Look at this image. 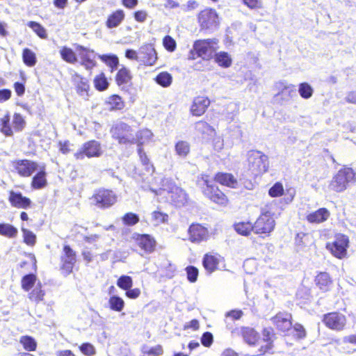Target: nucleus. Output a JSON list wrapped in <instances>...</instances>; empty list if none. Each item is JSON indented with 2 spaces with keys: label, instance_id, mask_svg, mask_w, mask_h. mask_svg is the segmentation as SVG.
I'll return each instance as SVG.
<instances>
[{
  "label": "nucleus",
  "instance_id": "7",
  "mask_svg": "<svg viewBox=\"0 0 356 356\" xmlns=\"http://www.w3.org/2000/svg\"><path fill=\"white\" fill-rule=\"evenodd\" d=\"M102 143L96 140H90L83 143L81 147L74 154V157L77 161H81L85 158H98L103 154Z\"/></svg>",
  "mask_w": 356,
  "mask_h": 356
},
{
  "label": "nucleus",
  "instance_id": "12",
  "mask_svg": "<svg viewBox=\"0 0 356 356\" xmlns=\"http://www.w3.org/2000/svg\"><path fill=\"white\" fill-rule=\"evenodd\" d=\"M275 220L270 212L262 213L253 225V232L256 234H269L275 227Z\"/></svg>",
  "mask_w": 356,
  "mask_h": 356
},
{
  "label": "nucleus",
  "instance_id": "57",
  "mask_svg": "<svg viewBox=\"0 0 356 356\" xmlns=\"http://www.w3.org/2000/svg\"><path fill=\"white\" fill-rule=\"evenodd\" d=\"M163 46L169 52H173L177 47L176 41L170 35H166L163 39Z\"/></svg>",
  "mask_w": 356,
  "mask_h": 356
},
{
  "label": "nucleus",
  "instance_id": "18",
  "mask_svg": "<svg viewBox=\"0 0 356 356\" xmlns=\"http://www.w3.org/2000/svg\"><path fill=\"white\" fill-rule=\"evenodd\" d=\"M166 201L177 207H181L188 204L189 196L183 188L177 186L166 197Z\"/></svg>",
  "mask_w": 356,
  "mask_h": 356
},
{
  "label": "nucleus",
  "instance_id": "4",
  "mask_svg": "<svg viewBox=\"0 0 356 356\" xmlns=\"http://www.w3.org/2000/svg\"><path fill=\"white\" fill-rule=\"evenodd\" d=\"M197 184L202 188L204 195L211 201L218 204H223L225 202L226 196L218 189L215 181L209 179L208 175L198 178Z\"/></svg>",
  "mask_w": 356,
  "mask_h": 356
},
{
  "label": "nucleus",
  "instance_id": "20",
  "mask_svg": "<svg viewBox=\"0 0 356 356\" xmlns=\"http://www.w3.org/2000/svg\"><path fill=\"white\" fill-rule=\"evenodd\" d=\"M47 172L44 164L38 167L37 172L32 177L31 187L33 190H40L48 185Z\"/></svg>",
  "mask_w": 356,
  "mask_h": 356
},
{
  "label": "nucleus",
  "instance_id": "31",
  "mask_svg": "<svg viewBox=\"0 0 356 356\" xmlns=\"http://www.w3.org/2000/svg\"><path fill=\"white\" fill-rule=\"evenodd\" d=\"M93 85L95 90L99 92L105 91L108 88L110 83L104 72H100L94 76Z\"/></svg>",
  "mask_w": 356,
  "mask_h": 356
},
{
  "label": "nucleus",
  "instance_id": "48",
  "mask_svg": "<svg viewBox=\"0 0 356 356\" xmlns=\"http://www.w3.org/2000/svg\"><path fill=\"white\" fill-rule=\"evenodd\" d=\"M215 60L219 65L223 67H228L232 64V59L226 52H220L215 54Z\"/></svg>",
  "mask_w": 356,
  "mask_h": 356
},
{
  "label": "nucleus",
  "instance_id": "15",
  "mask_svg": "<svg viewBox=\"0 0 356 356\" xmlns=\"http://www.w3.org/2000/svg\"><path fill=\"white\" fill-rule=\"evenodd\" d=\"M348 243L349 241L347 236L339 235L334 242L327 243L326 248L330 250L334 257L341 259L346 254Z\"/></svg>",
  "mask_w": 356,
  "mask_h": 356
},
{
  "label": "nucleus",
  "instance_id": "14",
  "mask_svg": "<svg viewBox=\"0 0 356 356\" xmlns=\"http://www.w3.org/2000/svg\"><path fill=\"white\" fill-rule=\"evenodd\" d=\"M140 63L148 67L156 63V49L152 42L144 43L139 48Z\"/></svg>",
  "mask_w": 356,
  "mask_h": 356
},
{
  "label": "nucleus",
  "instance_id": "1",
  "mask_svg": "<svg viewBox=\"0 0 356 356\" xmlns=\"http://www.w3.org/2000/svg\"><path fill=\"white\" fill-rule=\"evenodd\" d=\"M110 132L112 138L120 145L131 146L140 143L138 132L125 122H120L113 125Z\"/></svg>",
  "mask_w": 356,
  "mask_h": 356
},
{
  "label": "nucleus",
  "instance_id": "42",
  "mask_svg": "<svg viewBox=\"0 0 356 356\" xmlns=\"http://www.w3.org/2000/svg\"><path fill=\"white\" fill-rule=\"evenodd\" d=\"M22 56L24 63L28 67H33L37 63L35 54L29 48L22 50Z\"/></svg>",
  "mask_w": 356,
  "mask_h": 356
},
{
  "label": "nucleus",
  "instance_id": "33",
  "mask_svg": "<svg viewBox=\"0 0 356 356\" xmlns=\"http://www.w3.org/2000/svg\"><path fill=\"white\" fill-rule=\"evenodd\" d=\"M241 334L245 343L250 346H253L259 339V334L252 327H242Z\"/></svg>",
  "mask_w": 356,
  "mask_h": 356
},
{
  "label": "nucleus",
  "instance_id": "34",
  "mask_svg": "<svg viewBox=\"0 0 356 356\" xmlns=\"http://www.w3.org/2000/svg\"><path fill=\"white\" fill-rule=\"evenodd\" d=\"M215 179L216 182L231 188H236L238 185L236 179L229 173L219 172L216 175Z\"/></svg>",
  "mask_w": 356,
  "mask_h": 356
},
{
  "label": "nucleus",
  "instance_id": "50",
  "mask_svg": "<svg viewBox=\"0 0 356 356\" xmlns=\"http://www.w3.org/2000/svg\"><path fill=\"white\" fill-rule=\"evenodd\" d=\"M177 154L181 157H186L190 152L189 143L186 141L180 140L175 145Z\"/></svg>",
  "mask_w": 356,
  "mask_h": 356
},
{
  "label": "nucleus",
  "instance_id": "6",
  "mask_svg": "<svg viewBox=\"0 0 356 356\" xmlns=\"http://www.w3.org/2000/svg\"><path fill=\"white\" fill-rule=\"evenodd\" d=\"M355 181V172L352 168H344L338 171L333 177L329 188L337 193L345 191Z\"/></svg>",
  "mask_w": 356,
  "mask_h": 356
},
{
  "label": "nucleus",
  "instance_id": "24",
  "mask_svg": "<svg viewBox=\"0 0 356 356\" xmlns=\"http://www.w3.org/2000/svg\"><path fill=\"white\" fill-rule=\"evenodd\" d=\"M209 104L210 100L207 97H197L193 100L191 112L193 115L200 116L204 113Z\"/></svg>",
  "mask_w": 356,
  "mask_h": 356
},
{
  "label": "nucleus",
  "instance_id": "49",
  "mask_svg": "<svg viewBox=\"0 0 356 356\" xmlns=\"http://www.w3.org/2000/svg\"><path fill=\"white\" fill-rule=\"evenodd\" d=\"M172 82V75L167 72H162L157 74V84L163 88L169 87Z\"/></svg>",
  "mask_w": 356,
  "mask_h": 356
},
{
  "label": "nucleus",
  "instance_id": "2",
  "mask_svg": "<svg viewBox=\"0 0 356 356\" xmlns=\"http://www.w3.org/2000/svg\"><path fill=\"white\" fill-rule=\"evenodd\" d=\"M90 200L97 208L107 209L116 204L118 195L112 189L102 187L94 191Z\"/></svg>",
  "mask_w": 356,
  "mask_h": 356
},
{
  "label": "nucleus",
  "instance_id": "27",
  "mask_svg": "<svg viewBox=\"0 0 356 356\" xmlns=\"http://www.w3.org/2000/svg\"><path fill=\"white\" fill-rule=\"evenodd\" d=\"M132 74L129 69L122 65L117 72L115 80L118 86H126L131 83Z\"/></svg>",
  "mask_w": 356,
  "mask_h": 356
},
{
  "label": "nucleus",
  "instance_id": "37",
  "mask_svg": "<svg viewBox=\"0 0 356 356\" xmlns=\"http://www.w3.org/2000/svg\"><path fill=\"white\" fill-rule=\"evenodd\" d=\"M99 58L110 68L111 72H114L119 65V58L115 54H102Z\"/></svg>",
  "mask_w": 356,
  "mask_h": 356
},
{
  "label": "nucleus",
  "instance_id": "30",
  "mask_svg": "<svg viewBox=\"0 0 356 356\" xmlns=\"http://www.w3.org/2000/svg\"><path fill=\"white\" fill-rule=\"evenodd\" d=\"M329 216V211L325 208H321L317 211L308 214L307 220L311 223H321L325 221Z\"/></svg>",
  "mask_w": 356,
  "mask_h": 356
},
{
  "label": "nucleus",
  "instance_id": "62",
  "mask_svg": "<svg viewBox=\"0 0 356 356\" xmlns=\"http://www.w3.org/2000/svg\"><path fill=\"white\" fill-rule=\"evenodd\" d=\"M58 145L59 151L63 154H67L71 152V143L69 140L59 141Z\"/></svg>",
  "mask_w": 356,
  "mask_h": 356
},
{
  "label": "nucleus",
  "instance_id": "36",
  "mask_svg": "<svg viewBox=\"0 0 356 356\" xmlns=\"http://www.w3.org/2000/svg\"><path fill=\"white\" fill-rule=\"evenodd\" d=\"M218 264V259L211 254H206L202 259L203 266L209 273H213L217 269Z\"/></svg>",
  "mask_w": 356,
  "mask_h": 356
},
{
  "label": "nucleus",
  "instance_id": "54",
  "mask_svg": "<svg viewBox=\"0 0 356 356\" xmlns=\"http://www.w3.org/2000/svg\"><path fill=\"white\" fill-rule=\"evenodd\" d=\"M117 285L123 290H128L132 287L133 280L130 276L122 275L117 280Z\"/></svg>",
  "mask_w": 356,
  "mask_h": 356
},
{
  "label": "nucleus",
  "instance_id": "25",
  "mask_svg": "<svg viewBox=\"0 0 356 356\" xmlns=\"http://www.w3.org/2000/svg\"><path fill=\"white\" fill-rule=\"evenodd\" d=\"M124 18V11L122 9H117L108 15L105 25L108 29L116 28L122 24Z\"/></svg>",
  "mask_w": 356,
  "mask_h": 356
},
{
  "label": "nucleus",
  "instance_id": "28",
  "mask_svg": "<svg viewBox=\"0 0 356 356\" xmlns=\"http://www.w3.org/2000/svg\"><path fill=\"white\" fill-rule=\"evenodd\" d=\"M45 295L46 292L42 289V284L40 281H38L35 287L29 293L28 298L30 301L35 304H39L44 300Z\"/></svg>",
  "mask_w": 356,
  "mask_h": 356
},
{
  "label": "nucleus",
  "instance_id": "16",
  "mask_svg": "<svg viewBox=\"0 0 356 356\" xmlns=\"http://www.w3.org/2000/svg\"><path fill=\"white\" fill-rule=\"evenodd\" d=\"M323 322L330 329L341 331L346 323V318L339 312H330L324 315Z\"/></svg>",
  "mask_w": 356,
  "mask_h": 356
},
{
  "label": "nucleus",
  "instance_id": "17",
  "mask_svg": "<svg viewBox=\"0 0 356 356\" xmlns=\"http://www.w3.org/2000/svg\"><path fill=\"white\" fill-rule=\"evenodd\" d=\"M72 82L76 93L86 99H88L90 86L88 80L83 75L75 72L72 75Z\"/></svg>",
  "mask_w": 356,
  "mask_h": 356
},
{
  "label": "nucleus",
  "instance_id": "55",
  "mask_svg": "<svg viewBox=\"0 0 356 356\" xmlns=\"http://www.w3.org/2000/svg\"><path fill=\"white\" fill-rule=\"evenodd\" d=\"M235 230L241 235L248 236L253 231V225L250 222H240L235 225Z\"/></svg>",
  "mask_w": 356,
  "mask_h": 356
},
{
  "label": "nucleus",
  "instance_id": "51",
  "mask_svg": "<svg viewBox=\"0 0 356 356\" xmlns=\"http://www.w3.org/2000/svg\"><path fill=\"white\" fill-rule=\"evenodd\" d=\"M195 130L201 134L211 135L214 129L207 122L198 121L195 124Z\"/></svg>",
  "mask_w": 356,
  "mask_h": 356
},
{
  "label": "nucleus",
  "instance_id": "53",
  "mask_svg": "<svg viewBox=\"0 0 356 356\" xmlns=\"http://www.w3.org/2000/svg\"><path fill=\"white\" fill-rule=\"evenodd\" d=\"M122 220L124 225L134 226L139 222L140 219L137 214L128 212L122 216Z\"/></svg>",
  "mask_w": 356,
  "mask_h": 356
},
{
  "label": "nucleus",
  "instance_id": "45",
  "mask_svg": "<svg viewBox=\"0 0 356 356\" xmlns=\"http://www.w3.org/2000/svg\"><path fill=\"white\" fill-rule=\"evenodd\" d=\"M27 26L30 27L39 38L42 39H46L47 38L46 29L40 23L30 21L27 23Z\"/></svg>",
  "mask_w": 356,
  "mask_h": 356
},
{
  "label": "nucleus",
  "instance_id": "13",
  "mask_svg": "<svg viewBox=\"0 0 356 356\" xmlns=\"http://www.w3.org/2000/svg\"><path fill=\"white\" fill-rule=\"evenodd\" d=\"M75 49L79 53L81 59V65L87 70H92L97 65L95 51L81 44H76Z\"/></svg>",
  "mask_w": 356,
  "mask_h": 356
},
{
  "label": "nucleus",
  "instance_id": "43",
  "mask_svg": "<svg viewBox=\"0 0 356 356\" xmlns=\"http://www.w3.org/2000/svg\"><path fill=\"white\" fill-rule=\"evenodd\" d=\"M264 340L267 342L265 346H261L260 351L261 354L263 355L265 353H268L273 348L271 336L273 335V329L270 327L264 328L263 330Z\"/></svg>",
  "mask_w": 356,
  "mask_h": 356
},
{
  "label": "nucleus",
  "instance_id": "58",
  "mask_svg": "<svg viewBox=\"0 0 356 356\" xmlns=\"http://www.w3.org/2000/svg\"><path fill=\"white\" fill-rule=\"evenodd\" d=\"M187 279L190 282H195L197 280L199 271L198 269L193 266H188L186 268Z\"/></svg>",
  "mask_w": 356,
  "mask_h": 356
},
{
  "label": "nucleus",
  "instance_id": "61",
  "mask_svg": "<svg viewBox=\"0 0 356 356\" xmlns=\"http://www.w3.org/2000/svg\"><path fill=\"white\" fill-rule=\"evenodd\" d=\"M125 57L131 60H136L140 63L139 51H137L132 49H127L124 53Z\"/></svg>",
  "mask_w": 356,
  "mask_h": 356
},
{
  "label": "nucleus",
  "instance_id": "39",
  "mask_svg": "<svg viewBox=\"0 0 356 356\" xmlns=\"http://www.w3.org/2000/svg\"><path fill=\"white\" fill-rule=\"evenodd\" d=\"M61 58L67 63L74 64L77 62V56L72 49L63 46L60 49Z\"/></svg>",
  "mask_w": 356,
  "mask_h": 356
},
{
  "label": "nucleus",
  "instance_id": "56",
  "mask_svg": "<svg viewBox=\"0 0 356 356\" xmlns=\"http://www.w3.org/2000/svg\"><path fill=\"white\" fill-rule=\"evenodd\" d=\"M79 349L86 356H93L96 354L95 346L88 342L81 343Z\"/></svg>",
  "mask_w": 356,
  "mask_h": 356
},
{
  "label": "nucleus",
  "instance_id": "22",
  "mask_svg": "<svg viewBox=\"0 0 356 356\" xmlns=\"http://www.w3.org/2000/svg\"><path fill=\"white\" fill-rule=\"evenodd\" d=\"M189 239L193 243H200L208 237V230L200 225H192L188 229Z\"/></svg>",
  "mask_w": 356,
  "mask_h": 356
},
{
  "label": "nucleus",
  "instance_id": "46",
  "mask_svg": "<svg viewBox=\"0 0 356 356\" xmlns=\"http://www.w3.org/2000/svg\"><path fill=\"white\" fill-rule=\"evenodd\" d=\"M108 304L110 309L115 312H121L124 307L123 299L117 296L110 297Z\"/></svg>",
  "mask_w": 356,
  "mask_h": 356
},
{
  "label": "nucleus",
  "instance_id": "64",
  "mask_svg": "<svg viewBox=\"0 0 356 356\" xmlns=\"http://www.w3.org/2000/svg\"><path fill=\"white\" fill-rule=\"evenodd\" d=\"M201 342L205 347H209L213 343V335L211 332H204L201 338Z\"/></svg>",
  "mask_w": 356,
  "mask_h": 356
},
{
  "label": "nucleus",
  "instance_id": "8",
  "mask_svg": "<svg viewBox=\"0 0 356 356\" xmlns=\"http://www.w3.org/2000/svg\"><path fill=\"white\" fill-rule=\"evenodd\" d=\"M76 261V252L69 245H64L63 254L60 257V270L62 274L65 276L71 274Z\"/></svg>",
  "mask_w": 356,
  "mask_h": 356
},
{
  "label": "nucleus",
  "instance_id": "5",
  "mask_svg": "<svg viewBox=\"0 0 356 356\" xmlns=\"http://www.w3.org/2000/svg\"><path fill=\"white\" fill-rule=\"evenodd\" d=\"M248 169L251 174L257 177L266 172L268 168V156L257 150L248 152Z\"/></svg>",
  "mask_w": 356,
  "mask_h": 356
},
{
  "label": "nucleus",
  "instance_id": "23",
  "mask_svg": "<svg viewBox=\"0 0 356 356\" xmlns=\"http://www.w3.org/2000/svg\"><path fill=\"white\" fill-rule=\"evenodd\" d=\"M136 245L145 252H151L154 250L155 241L149 234H137L135 237Z\"/></svg>",
  "mask_w": 356,
  "mask_h": 356
},
{
  "label": "nucleus",
  "instance_id": "38",
  "mask_svg": "<svg viewBox=\"0 0 356 356\" xmlns=\"http://www.w3.org/2000/svg\"><path fill=\"white\" fill-rule=\"evenodd\" d=\"M106 104L108 106L110 111H119L124 107V102L118 95H111L106 102Z\"/></svg>",
  "mask_w": 356,
  "mask_h": 356
},
{
  "label": "nucleus",
  "instance_id": "11",
  "mask_svg": "<svg viewBox=\"0 0 356 356\" xmlns=\"http://www.w3.org/2000/svg\"><path fill=\"white\" fill-rule=\"evenodd\" d=\"M213 49L207 41L197 40L195 42L193 49L189 52L188 59L200 57L203 60H208L213 56Z\"/></svg>",
  "mask_w": 356,
  "mask_h": 356
},
{
  "label": "nucleus",
  "instance_id": "26",
  "mask_svg": "<svg viewBox=\"0 0 356 356\" xmlns=\"http://www.w3.org/2000/svg\"><path fill=\"white\" fill-rule=\"evenodd\" d=\"M291 315L290 314L280 313L273 318L272 321L278 330L284 332L289 330L291 327Z\"/></svg>",
  "mask_w": 356,
  "mask_h": 356
},
{
  "label": "nucleus",
  "instance_id": "3",
  "mask_svg": "<svg viewBox=\"0 0 356 356\" xmlns=\"http://www.w3.org/2000/svg\"><path fill=\"white\" fill-rule=\"evenodd\" d=\"M25 124L26 122L20 113H14L12 123L10 115L6 113L0 118V132L6 137H11L14 131H22Z\"/></svg>",
  "mask_w": 356,
  "mask_h": 356
},
{
  "label": "nucleus",
  "instance_id": "19",
  "mask_svg": "<svg viewBox=\"0 0 356 356\" xmlns=\"http://www.w3.org/2000/svg\"><path fill=\"white\" fill-rule=\"evenodd\" d=\"M8 201L10 205L17 209H27L31 207V200L24 196L20 192L9 191Z\"/></svg>",
  "mask_w": 356,
  "mask_h": 356
},
{
  "label": "nucleus",
  "instance_id": "52",
  "mask_svg": "<svg viewBox=\"0 0 356 356\" xmlns=\"http://www.w3.org/2000/svg\"><path fill=\"white\" fill-rule=\"evenodd\" d=\"M298 92L302 98L309 99L312 96L314 90L308 83L304 82L299 85Z\"/></svg>",
  "mask_w": 356,
  "mask_h": 356
},
{
  "label": "nucleus",
  "instance_id": "59",
  "mask_svg": "<svg viewBox=\"0 0 356 356\" xmlns=\"http://www.w3.org/2000/svg\"><path fill=\"white\" fill-rule=\"evenodd\" d=\"M283 192L282 184L277 182L269 189L268 194L271 197H279L283 194Z\"/></svg>",
  "mask_w": 356,
  "mask_h": 356
},
{
  "label": "nucleus",
  "instance_id": "60",
  "mask_svg": "<svg viewBox=\"0 0 356 356\" xmlns=\"http://www.w3.org/2000/svg\"><path fill=\"white\" fill-rule=\"evenodd\" d=\"M293 334L298 339H302L306 337V330L304 327L299 324L296 323L293 327Z\"/></svg>",
  "mask_w": 356,
  "mask_h": 356
},
{
  "label": "nucleus",
  "instance_id": "40",
  "mask_svg": "<svg viewBox=\"0 0 356 356\" xmlns=\"http://www.w3.org/2000/svg\"><path fill=\"white\" fill-rule=\"evenodd\" d=\"M38 277L35 273L25 275L21 280V287L24 291H29L37 284Z\"/></svg>",
  "mask_w": 356,
  "mask_h": 356
},
{
  "label": "nucleus",
  "instance_id": "47",
  "mask_svg": "<svg viewBox=\"0 0 356 356\" xmlns=\"http://www.w3.org/2000/svg\"><path fill=\"white\" fill-rule=\"evenodd\" d=\"M23 241L29 246L33 247L36 243V235L31 230L22 227Z\"/></svg>",
  "mask_w": 356,
  "mask_h": 356
},
{
  "label": "nucleus",
  "instance_id": "63",
  "mask_svg": "<svg viewBox=\"0 0 356 356\" xmlns=\"http://www.w3.org/2000/svg\"><path fill=\"white\" fill-rule=\"evenodd\" d=\"M134 17L138 22H144L147 17V13L144 10H136L134 13Z\"/></svg>",
  "mask_w": 356,
  "mask_h": 356
},
{
  "label": "nucleus",
  "instance_id": "44",
  "mask_svg": "<svg viewBox=\"0 0 356 356\" xmlns=\"http://www.w3.org/2000/svg\"><path fill=\"white\" fill-rule=\"evenodd\" d=\"M20 343L24 350L31 352L35 351L37 348L35 340L30 336H22L19 339Z\"/></svg>",
  "mask_w": 356,
  "mask_h": 356
},
{
  "label": "nucleus",
  "instance_id": "35",
  "mask_svg": "<svg viewBox=\"0 0 356 356\" xmlns=\"http://www.w3.org/2000/svg\"><path fill=\"white\" fill-rule=\"evenodd\" d=\"M161 277L172 278L174 276L175 271V267L165 259H163V261L160 264L159 270Z\"/></svg>",
  "mask_w": 356,
  "mask_h": 356
},
{
  "label": "nucleus",
  "instance_id": "41",
  "mask_svg": "<svg viewBox=\"0 0 356 356\" xmlns=\"http://www.w3.org/2000/svg\"><path fill=\"white\" fill-rule=\"evenodd\" d=\"M18 234L17 229L9 223H0V235L9 238H13L17 237Z\"/></svg>",
  "mask_w": 356,
  "mask_h": 356
},
{
  "label": "nucleus",
  "instance_id": "9",
  "mask_svg": "<svg viewBox=\"0 0 356 356\" xmlns=\"http://www.w3.org/2000/svg\"><path fill=\"white\" fill-rule=\"evenodd\" d=\"M198 21L202 30L209 32L216 31L219 25V18L217 13L213 9H206L201 11L198 15Z\"/></svg>",
  "mask_w": 356,
  "mask_h": 356
},
{
  "label": "nucleus",
  "instance_id": "32",
  "mask_svg": "<svg viewBox=\"0 0 356 356\" xmlns=\"http://www.w3.org/2000/svg\"><path fill=\"white\" fill-rule=\"evenodd\" d=\"M316 286L323 292L328 291L332 285V281L327 273H320L315 278Z\"/></svg>",
  "mask_w": 356,
  "mask_h": 356
},
{
  "label": "nucleus",
  "instance_id": "21",
  "mask_svg": "<svg viewBox=\"0 0 356 356\" xmlns=\"http://www.w3.org/2000/svg\"><path fill=\"white\" fill-rule=\"evenodd\" d=\"M294 97H297L295 86L289 85L284 86L280 92L275 96V99L281 105L288 104Z\"/></svg>",
  "mask_w": 356,
  "mask_h": 356
},
{
  "label": "nucleus",
  "instance_id": "29",
  "mask_svg": "<svg viewBox=\"0 0 356 356\" xmlns=\"http://www.w3.org/2000/svg\"><path fill=\"white\" fill-rule=\"evenodd\" d=\"M177 185L175 184L172 179H162L160 182L159 188L157 189V197L161 196L162 197H165L166 199V197H168V195H170L171 191Z\"/></svg>",
  "mask_w": 356,
  "mask_h": 356
},
{
  "label": "nucleus",
  "instance_id": "10",
  "mask_svg": "<svg viewBox=\"0 0 356 356\" xmlns=\"http://www.w3.org/2000/svg\"><path fill=\"white\" fill-rule=\"evenodd\" d=\"M14 171L22 177H29L38 170V162L29 159H17L12 162Z\"/></svg>",
  "mask_w": 356,
  "mask_h": 356
}]
</instances>
